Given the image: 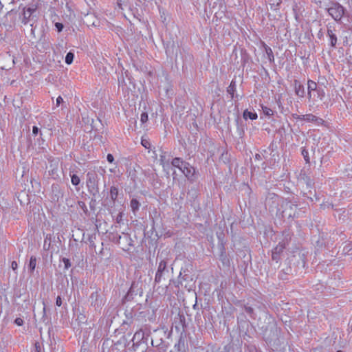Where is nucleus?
<instances>
[{
	"mask_svg": "<svg viewBox=\"0 0 352 352\" xmlns=\"http://www.w3.org/2000/svg\"><path fill=\"white\" fill-rule=\"evenodd\" d=\"M74 55L72 52H68L65 56V63L68 65L72 64L74 60Z\"/></svg>",
	"mask_w": 352,
	"mask_h": 352,
	"instance_id": "2eb2a0df",
	"label": "nucleus"
},
{
	"mask_svg": "<svg viewBox=\"0 0 352 352\" xmlns=\"http://www.w3.org/2000/svg\"><path fill=\"white\" fill-rule=\"evenodd\" d=\"M141 143H142V145L144 147L146 148H148L150 147V143H149V142H148V140H146L142 139V142H141Z\"/></svg>",
	"mask_w": 352,
	"mask_h": 352,
	"instance_id": "393cba45",
	"label": "nucleus"
},
{
	"mask_svg": "<svg viewBox=\"0 0 352 352\" xmlns=\"http://www.w3.org/2000/svg\"><path fill=\"white\" fill-rule=\"evenodd\" d=\"M308 97L309 98H311L312 97L315 98V91L318 89L316 83L313 80H308Z\"/></svg>",
	"mask_w": 352,
	"mask_h": 352,
	"instance_id": "39448f33",
	"label": "nucleus"
},
{
	"mask_svg": "<svg viewBox=\"0 0 352 352\" xmlns=\"http://www.w3.org/2000/svg\"><path fill=\"white\" fill-rule=\"evenodd\" d=\"M135 286V283H133L132 285H131V287L130 288V292H132V289L133 288V287Z\"/></svg>",
	"mask_w": 352,
	"mask_h": 352,
	"instance_id": "e433bc0d",
	"label": "nucleus"
},
{
	"mask_svg": "<svg viewBox=\"0 0 352 352\" xmlns=\"http://www.w3.org/2000/svg\"><path fill=\"white\" fill-rule=\"evenodd\" d=\"M140 333H138V332H137V333H135L134 337H135V336H138V335H140Z\"/></svg>",
	"mask_w": 352,
	"mask_h": 352,
	"instance_id": "58836bf2",
	"label": "nucleus"
},
{
	"mask_svg": "<svg viewBox=\"0 0 352 352\" xmlns=\"http://www.w3.org/2000/svg\"><path fill=\"white\" fill-rule=\"evenodd\" d=\"M302 153V155L304 156V158H305V161L307 162H308L309 161V157L307 156V155H308L307 151H305V150H303Z\"/></svg>",
	"mask_w": 352,
	"mask_h": 352,
	"instance_id": "7c9ffc66",
	"label": "nucleus"
},
{
	"mask_svg": "<svg viewBox=\"0 0 352 352\" xmlns=\"http://www.w3.org/2000/svg\"><path fill=\"white\" fill-rule=\"evenodd\" d=\"M55 26L58 30V32H61L63 28V25L60 23H56Z\"/></svg>",
	"mask_w": 352,
	"mask_h": 352,
	"instance_id": "cd10ccee",
	"label": "nucleus"
},
{
	"mask_svg": "<svg viewBox=\"0 0 352 352\" xmlns=\"http://www.w3.org/2000/svg\"><path fill=\"white\" fill-rule=\"evenodd\" d=\"M265 51H266V54H267L270 60V61L274 60V55H273V52H272V50H271V48L267 47L265 48Z\"/></svg>",
	"mask_w": 352,
	"mask_h": 352,
	"instance_id": "a211bd4d",
	"label": "nucleus"
},
{
	"mask_svg": "<svg viewBox=\"0 0 352 352\" xmlns=\"http://www.w3.org/2000/svg\"><path fill=\"white\" fill-rule=\"evenodd\" d=\"M62 261L64 263L65 269V270H67V269H69L71 267V263H70V261L68 258H63L62 259Z\"/></svg>",
	"mask_w": 352,
	"mask_h": 352,
	"instance_id": "4be33fe9",
	"label": "nucleus"
},
{
	"mask_svg": "<svg viewBox=\"0 0 352 352\" xmlns=\"http://www.w3.org/2000/svg\"><path fill=\"white\" fill-rule=\"evenodd\" d=\"M261 107H262V110L265 115L268 116L273 115L274 111L270 108H268L265 106H262Z\"/></svg>",
	"mask_w": 352,
	"mask_h": 352,
	"instance_id": "f3484780",
	"label": "nucleus"
},
{
	"mask_svg": "<svg viewBox=\"0 0 352 352\" xmlns=\"http://www.w3.org/2000/svg\"><path fill=\"white\" fill-rule=\"evenodd\" d=\"M38 131H39V129H38V128L37 126H33L32 133H33L34 135H36L38 134Z\"/></svg>",
	"mask_w": 352,
	"mask_h": 352,
	"instance_id": "72a5a7b5",
	"label": "nucleus"
},
{
	"mask_svg": "<svg viewBox=\"0 0 352 352\" xmlns=\"http://www.w3.org/2000/svg\"><path fill=\"white\" fill-rule=\"evenodd\" d=\"M329 14L336 21H339L344 15V8L340 4L335 3L328 9Z\"/></svg>",
	"mask_w": 352,
	"mask_h": 352,
	"instance_id": "f03ea898",
	"label": "nucleus"
},
{
	"mask_svg": "<svg viewBox=\"0 0 352 352\" xmlns=\"http://www.w3.org/2000/svg\"><path fill=\"white\" fill-rule=\"evenodd\" d=\"M285 245L282 243H279L276 247L273 250V251L276 252L278 254H280L283 252L285 249Z\"/></svg>",
	"mask_w": 352,
	"mask_h": 352,
	"instance_id": "dca6fc26",
	"label": "nucleus"
},
{
	"mask_svg": "<svg viewBox=\"0 0 352 352\" xmlns=\"http://www.w3.org/2000/svg\"><path fill=\"white\" fill-rule=\"evenodd\" d=\"M164 274H164V273H161V272L157 273L156 272L155 278V282H158V283L160 282L162 280Z\"/></svg>",
	"mask_w": 352,
	"mask_h": 352,
	"instance_id": "5701e85b",
	"label": "nucleus"
},
{
	"mask_svg": "<svg viewBox=\"0 0 352 352\" xmlns=\"http://www.w3.org/2000/svg\"><path fill=\"white\" fill-rule=\"evenodd\" d=\"M337 352H342V351H337Z\"/></svg>",
	"mask_w": 352,
	"mask_h": 352,
	"instance_id": "a19ab883",
	"label": "nucleus"
},
{
	"mask_svg": "<svg viewBox=\"0 0 352 352\" xmlns=\"http://www.w3.org/2000/svg\"><path fill=\"white\" fill-rule=\"evenodd\" d=\"M246 310L248 312H250V313L252 312V308H250V307L246 308Z\"/></svg>",
	"mask_w": 352,
	"mask_h": 352,
	"instance_id": "4c0bfd02",
	"label": "nucleus"
},
{
	"mask_svg": "<svg viewBox=\"0 0 352 352\" xmlns=\"http://www.w3.org/2000/svg\"><path fill=\"white\" fill-rule=\"evenodd\" d=\"M36 265V259L34 256H31L29 263V269L31 272H33Z\"/></svg>",
	"mask_w": 352,
	"mask_h": 352,
	"instance_id": "ddd939ff",
	"label": "nucleus"
},
{
	"mask_svg": "<svg viewBox=\"0 0 352 352\" xmlns=\"http://www.w3.org/2000/svg\"><path fill=\"white\" fill-rule=\"evenodd\" d=\"M283 217L291 218L296 217V206L290 201H284L282 204Z\"/></svg>",
	"mask_w": 352,
	"mask_h": 352,
	"instance_id": "f257e3e1",
	"label": "nucleus"
},
{
	"mask_svg": "<svg viewBox=\"0 0 352 352\" xmlns=\"http://www.w3.org/2000/svg\"><path fill=\"white\" fill-rule=\"evenodd\" d=\"M300 118H302V120L307 122H315L318 125L322 124L323 122V120L322 118H318L313 114L301 115Z\"/></svg>",
	"mask_w": 352,
	"mask_h": 352,
	"instance_id": "20e7f679",
	"label": "nucleus"
},
{
	"mask_svg": "<svg viewBox=\"0 0 352 352\" xmlns=\"http://www.w3.org/2000/svg\"><path fill=\"white\" fill-rule=\"evenodd\" d=\"M301 116L297 115V114H293V118L297 120H302V118H300Z\"/></svg>",
	"mask_w": 352,
	"mask_h": 352,
	"instance_id": "f704fd0d",
	"label": "nucleus"
},
{
	"mask_svg": "<svg viewBox=\"0 0 352 352\" xmlns=\"http://www.w3.org/2000/svg\"><path fill=\"white\" fill-rule=\"evenodd\" d=\"M107 159L109 163H112L114 161V157L111 154H108L107 156Z\"/></svg>",
	"mask_w": 352,
	"mask_h": 352,
	"instance_id": "c85d7f7f",
	"label": "nucleus"
},
{
	"mask_svg": "<svg viewBox=\"0 0 352 352\" xmlns=\"http://www.w3.org/2000/svg\"><path fill=\"white\" fill-rule=\"evenodd\" d=\"M12 63L14 64V58H12Z\"/></svg>",
	"mask_w": 352,
	"mask_h": 352,
	"instance_id": "ea45409f",
	"label": "nucleus"
},
{
	"mask_svg": "<svg viewBox=\"0 0 352 352\" xmlns=\"http://www.w3.org/2000/svg\"><path fill=\"white\" fill-rule=\"evenodd\" d=\"M181 172L187 177H190L193 175L194 170L193 168L190 166L188 163H185L183 166L182 169H179Z\"/></svg>",
	"mask_w": 352,
	"mask_h": 352,
	"instance_id": "423d86ee",
	"label": "nucleus"
},
{
	"mask_svg": "<svg viewBox=\"0 0 352 352\" xmlns=\"http://www.w3.org/2000/svg\"><path fill=\"white\" fill-rule=\"evenodd\" d=\"M118 195V190L115 186H111L110 189V197L112 200L115 201Z\"/></svg>",
	"mask_w": 352,
	"mask_h": 352,
	"instance_id": "f8f14e48",
	"label": "nucleus"
},
{
	"mask_svg": "<svg viewBox=\"0 0 352 352\" xmlns=\"http://www.w3.org/2000/svg\"><path fill=\"white\" fill-rule=\"evenodd\" d=\"M11 267L13 270H16L18 267V264L16 261H12L11 263Z\"/></svg>",
	"mask_w": 352,
	"mask_h": 352,
	"instance_id": "2f4dec72",
	"label": "nucleus"
},
{
	"mask_svg": "<svg viewBox=\"0 0 352 352\" xmlns=\"http://www.w3.org/2000/svg\"><path fill=\"white\" fill-rule=\"evenodd\" d=\"M234 82L232 81L230 85L229 86L228 89V92L232 94V92L234 91Z\"/></svg>",
	"mask_w": 352,
	"mask_h": 352,
	"instance_id": "bb28decb",
	"label": "nucleus"
},
{
	"mask_svg": "<svg viewBox=\"0 0 352 352\" xmlns=\"http://www.w3.org/2000/svg\"><path fill=\"white\" fill-rule=\"evenodd\" d=\"M56 305L58 307H60L62 305V300H61V298L60 296L57 297L56 300Z\"/></svg>",
	"mask_w": 352,
	"mask_h": 352,
	"instance_id": "c756f323",
	"label": "nucleus"
},
{
	"mask_svg": "<svg viewBox=\"0 0 352 352\" xmlns=\"http://www.w3.org/2000/svg\"><path fill=\"white\" fill-rule=\"evenodd\" d=\"M14 322L18 326H21L23 324V320L21 319V318H17L15 319Z\"/></svg>",
	"mask_w": 352,
	"mask_h": 352,
	"instance_id": "a878e982",
	"label": "nucleus"
},
{
	"mask_svg": "<svg viewBox=\"0 0 352 352\" xmlns=\"http://www.w3.org/2000/svg\"><path fill=\"white\" fill-rule=\"evenodd\" d=\"M148 121V113L143 112L140 116V122L142 124H145Z\"/></svg>",
	"mask_w": 352,
	"mask_h": 352,
	"instance_id": "aec40b11",
	"label": "nucleus"
},
{
	"mask_svg": "<svg viewBox=\"0 0 352 352\" xmlns=\"http://www.w3.org/2000/svg\"><path fill=\"white\" fill-rule=\"evenodd\" d=\"M80 182V179L78 176H77L76 175H73L72 176V183L73 185L77 186L79 184Z\"/></svg>",
	"mask_w": 352,
	"mask_h": 352,
	"instance_id": "6ab92c4d",
	"label": "nucleus"
},
{
	"mask_svg": "<svg viewBox=\"0 0 352 352\" xmlns=\"http://www.w3.org/2000/svg\"><path fill=\"white\" fill-rule=\"evenodd\" d=\"M280 254H278L276 252H274L272 250V259L276 261H278L280 259Z\"/></svg>",
	"mask_w": 352,
	"mask_h": 352,
	"instance_id": "b1692460",
	"label": "nucleus"
},
{
	"mask_svg": "<svg viewBox=\"0 0 352 352\" xmlns=\"http://www.w3.org/2000/svg\"><path fill=\"white\" fill-rule=\"evenodd\" d=\"M315 93L317 94V97L320 99V100H322L323 98L324 97V91L322 90V89H318Z\"/></svg>",
	"mask_w": 352,
	"mask_h": 352,
	"instance_id": "412c9836",
	"label": "nucleus"
},
{
	"mask_svg": "<svg viewBox=\"0 0 352 352\" xmlns=\"http://www.w3.org/2000/svg\"><path fill=\"white\" fill-rule=\"evenodd\" d=\"M185 163V162L177 157L173 159L172 161V165L179 169H182Z\"/></svg>",
	"mask_w": 352,
	"mask_h": 352,
	"instance_id": "1a4fd4ad",
	"label": "nucleus"
},
{
	"mask_svg": "<svg viewBox=\"0 0 352 352\" xmlns=\"http://www.w3.org/2000/svg\"><path fill=\"white\" fill-rule=\"evenodd\" d=\"M166 265H167L166 261H162L159 264L157 273H160V272L164 273V274L168 273V270H166Z\"/></svg>",
	"mask_w": 352,
	"mask_h": 352,
	"instance_id": "9d476101",
	"label": "nucleus"
},
{
	"mask_svg": "<svg viewBox=\"0 0 352 352\" xmlns=\"http://www.w3.org/2000/svg\"><path fill=\"white\" fill-rule=\"evenodd\" d=\"M243 118L247 120L248 118L250 120H256L257 118V114L256 113H253L249 111L248 110H245L243 112Z\"/></svg>",
	"mask_w": 352,
	"mask_h": 352,
	"instance_id": "9b49d317",
	"label": "nucleus"
},
{
	"mask_svg": "<svg viewBox=\"0 0 352 352\" xmlns=\"http://www.w3.org/2000/svg\"><path fill=\"white\" fill-rule=\"evenodd\" d=\"M130 206H131V208L133 212H135L137 210L139 209L140 204H139V202H138V201L137 199H133L131 201Z\"/></svg>",
	"mask_w": 352,
	"mask_h": 352,
	"instance_id": "4468645a",
	"label": "nucleus"
},
{
	"mask_svg": "<svg viewBox=\"0 0 352 352\" xmlns=\"http://www.w3.org/2000/svg\"><path fill=\"white\" fill-rule=\"evenodd\" d=\"M328 36H329L330 43L331 46L334 47L337 43V37L336 34L333 33V30H328L327 32Z\"/></svg>",
	"mask_w": 352,
	"mask_h": 352,
	"instance_id": "6e6552de",
	"label": "nucleus"
},
{
	"mask_svg": "<svg viewBox=\"0 0 352 352\" xmlns=\"http://www.w3.org/2000/svg\"><path fill=\"white\" fill-rule=\"evenodd\" d=\"M254 158L256 160H261V155L258 153H256L254 156Z\"/></svg>",
	"mask_w": 352,
	"mask_h": 352,
	"instance_id": "c9c22d12",
	"label": "nucleus"
},
{
	"mask_svg": "<svg viewBox=\"0 0 352 352\" xmlns=\"http://www.w3.org/2000/svg\"><path fill=\"white\" fill-rule=\"evenodd\" d=\"M35 11L36 9L33 8H28L25 10L24 9L21 18L22 23L25 25L29 23L31 21V17Z\"/></svg>",
	"mask_w": 352,
	"mask_h": 352,
	"instance_id": "7ed1b4c3",
	"label": "nucleus"
},
{
	"mask_svg": "<svg viewBox=\"0 0 352 352\" xmlns=\"http://www.w3.org/2000/svg\"><path fill=\"white\" fill-rule=\"evenodd\" d=\"M63 102V100L62 97H61V96H58V97L56 98V106H57V107H58V106H59V105H60V104L61 102Z\"/></svg>",
	"mask_w": 352,
	"mask_h": 352,
	"instance_id": "473e14b6",
	"label": "nucleus"
},
{
	"mask_svg": "<svg viewBox=\"0 0 352 352\" xmlns=\"http://www.w3.org/2000/svg\"><path fill=\"white\" fill-rule=\"evenodd\" d=\"M295 92L296 95L300 97H303L305 95L304 87L296 81L295 82Z\"/></svg>",
	"mask_w": 352,
	"mask_h": 352,
	"instance_id": "0eeeda50",
	"label": "nucleus"
}]
</instances>
